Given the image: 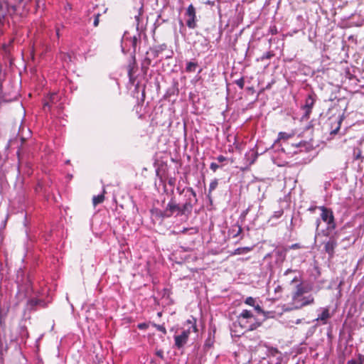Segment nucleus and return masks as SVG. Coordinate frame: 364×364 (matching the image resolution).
Segmentation results:
<instances>
[{
	"instance_id": "obj_1",
	"label": "nucleus",
	"mask_w": 364,
	"mask_h": 364,
	"mask_svg": "<svg viewBox=\"0 0 364 364\" xmlns=\"http://www.w3.org/2000/svg\"><path fill=\"white\" fill-rule=\"evenodd\" d=\"M186 191L185 196L186 197V202L183 205L178 204L173 198L167 203L164 210L159 208H153L151 210V216L156 219H164L171 217L175 215L176 216L189 215L193 207L198 202V198L196 191L191 187H186L179 193L181 194Z\"/></svg>"
},
{
	"instance_id": "obj_2",
	"label": "nucleus",
	"mask_w": 364,
	"mask_h": 364,
	"mask_svg": "<svg viewBox=\"0 0 364 364\" xmlns=\"http://www.w3.org/2000/svg\"><path fill=\"white\" fill-rule=\"evenodd\" d=\"M309 291V289L303 283L296 284V290L292 294L291 309H299L314 303V299L311 294L306 295Z\"/></svg>"
},
{
	"instance_id": "obj_3",
	"label": "nucleus",
	"mask_w": 364,
	"mask_h": 364,
	"mask_svg": "<svg viewBox=\"0 0 364 364\" xmlns=\"http://www.w3.org/2000/svg\"><path fill=\"white\" fill-rule=\"evenodd\" d=\"M185 326L186 328H183L179 334L173 336L174 346L178 350L184 348L188 341L191 333L198 332L196 320L194 318L187 320L185 323Z\"/></svg>"
},
{
	"instance_id": "obj_4",
	"label": "nucleus",
	"mask_w": 364,
	"mask_h": 364,
	"mask_svg": "<svg viewBox=\"0 0 364 364\" xmlns=\"http://www.w3.org/2000/svg\"><path fill=\"white\" fill-rule=\"evenodd\" d=\"M318 208L321 211L320 215L321 220L326 223V229L323 231V235L325 236H329L336 226L333 211L325 206H320Z\"/></svg>"
},
{
	"instance_id": "obj_5",
	"label": "nucleus",
	"mask_w": 364,
	"mask_h": 364,
	"mask_svg": "<svg viewBox=\"0 0 364 364\" xmlns=\"http://www.w3.org/2000/svg\"><path fill=\"white\" fill-rule=\"evenodd\" d=\"M294 137V134L293 132L287 133L281 132L278 134V138L275 141V144L277 143L279 144L282 152L288 156H292L295 154V151L291 150V143L292 141H291Z\"/></svg>"
},
{
	"instance_id": "obj_6",
	"label": "nucleus",
	"mask_w": 364,
	"mask_h": 364,
	"mask_svg": "<svg viewBox=\"0 0 364 364\" xmlns=\"http://www.w3.org/2000/svg\"><path fill=\"white\" fill-rule=\"evenodd\" d=\"M16 6L6 0H0V27L9 23V19L16 12Z\"/></svg>"
},
{
	"instance_id": "obj_7",
	"label": "nucleus",
	"mask_w": 364,
	"mask_h": 364,
	"mask_svg": "<svg viewBox=\"0 0 364 364\" xmlns=\"http://www.w3.org/2000/svg\"><path fill=\"white\" fill-rule=\"evenodd\" d=\"M137 42L138 38L136 36L128 37L127 36V33H124L122 40V52L124 53L132 52V53L134 54L136 53Z\"/></svg>"
},
{
	"instance_id": "obj_8",
	"label": "nucleus",
	"mask_w": 364,
	"mask_h": 364,
	"mask_svg": "<svg viewBox=\"0 0 364 364\" xmlns=\"http://www.w3.org/2000/svg\"><path fill=\"white\" fill-rule=\"evenodd\" d=\"M186 16L187 17L186 25L189 28L193 29L196 28V11L193 4H190L186 11Z\"/></svg>"
},
{
	"instance_id": "obj_9",
	"label": "nucleus",
	"mask_w": 364,
	"mask_h": 364,
	"mask_svg": "<svg viewBox=\"0 0 364 364\" xmlns=\"http://www.w3.org/2000/svg\"><path fill=\"white\" fill-rule=\"evenodd\" d=\"M237 322L239 326L244 331H253L257 329L261 325L257 320L252 321V320L237 318Z\"/></svg>"
},
{
	"instance_id": "obj_10",
	"label": "nucleus",
	"mask_w": 364,
	"mask_h": 364,
	"mask_svg": "<svg viewBox=\"0 0 364 364\" xmlns=\"http://www.w3.org/2000/svg\"><path fill=\"white\" fill-rule=\"evenodd\" d=\"M315 95H309L305 100V103L304 106L302 107V109L304 112V114L302 117V119H309V116L311 113L312 108L315 103Z\"/></svg>"
},
{
	"instance_id": "obj_11",
	"label": "nucleus",
	"mask_w": 364,
	"mask_h": 364,
	"mask_svg": "<svg viewBox=\"0 0 364 364\" xmlns=\"http://www.w3.org/2000/svg\"><path fill=\"white\" fill-rule=\"evenodd\" d=\"M337 244V238L334 235L331 236L328 240L324 243V250L330 257H333Z\"/></svg>"
},
{
	"instance_id": "obj_12",
	"label": "nucleus",
	"mask_w": 364,
	"mask_h": 364,
	"mask_svg": "<svg viewBox=\"0 0 364 364\" xmlns=\"http://www.w3.org/2000/svg\"><path fill=\"white\" fill-rule=\"evenodd\" d=\"M321 311L318 314L317 318L315 321L319 322L320 324L326 325L328 323V320L331 317L332 314L330 313L328 307L320 308L318 310Z\"/></svg>"
},
{
	"instance_id": "obj_13",
	"label": "nucleus",
	"mask_w": 364,
	"mask_h": 364,
	"mask_svg": "<svg viewBox=\"0 0 364 364\" xmlns=\"http://www.w3.org/2000/svg\"><path fill=\"white\" fill-rule=\"evenodd\" d=\"M291 149L293 151H295V154H296L303 151H308L310 149L309 144L306 141H299V142H291Z\"/></svg>"
},
{
	"instance_id": "obj_14",
	"label": "nucleus",
	"mask_w": 364,
	"mask_h": 364,
	"mask_svg": "<svg viewBox=\"0 0 364 364\" xmlns=\"http://www.w3.org/2000/svg\"><path fill=\"white\" fill-rule=\"evenodd\" d=\"M331 120V134L333 135V134H336L338 133V130L340 129L341 128V123H342V121H343V117L342 116H338L336 118H333V117H331L330 119Z\"/></svg>"
},
{
	"instance_id": "obj_15",
	"label": "nucleus",
	"mask_w": 364,
	"mask_h": 364,
	"mask_svg": "<svg viewBox=\"0 0 364 364\" xmlns=\"http://www.w3.org/2000/svg\"><path fill=\"white\" fill-rule=\"evenodd\" d=\"M364 142V138H360L357 141V146L353 147V158L354 160L363 159L361 147Z\"/></svg>"
},
{
	"instance_id": "obj_16",
	"label": "nucleus",
	"mask_w": 364,
	"mask_h": 364,
	"mask_svg": "<svg viewBox=\"0 0 364 364\" xmlns=\"http://www.w3.org/2000/svg\"><path fill=\"white\" fill-rule=\"evenodd\" d=\"M238 318H245V319H249L252 320V321H254V320H257V318L253 315L252 311L244 309L242 311L240 314V315L237 316Z\"/></svg>"
},
{
	"instance_id": "obj_17",
	"label": "nucleus",
	"mask_w": 364,
	"mask_h": 364,
	"mask_svg": "<svg viewBox=\"0 0 364 364\" xmlns=\"http://www.w3.org/2000/svg\"><path fill=\"white\" fill-rule=\"evenodd\" d=\"M242 232V227L240 225H234L231 227L229 230L230 235H232V237H237Z\"/></svg>"
},
{
	"instance_id": "obj_18",
	"label": "nucleus",
	"mask_w": 364,
	"mask_h": 364,
	"mask_svg": "<svg viewBox=\"0 0 364 364\" xmlns=\"http://www.w3.org/2000/svg\"><path fill=\"white\" fill-rule=\"evenodd\" d=\"M105 191L103 190V192L101 194L97 196H94L92 198V203L94 206L97 205L100 203H102L105 200Z\"/></svg>"
},
{
	"instance_id": "obj_19",
	"label": "nucleus",
	"mask_w": 364,
	"mask_h": 364,
	"mask_svg": "<svg viewBox=\"0 0 364 364\" xmlns=\"http://www.w3.org/2000/svg\"><path fill=\"white\" fill-rule=\"evenodd\" d=\"M136 11H137V12L135 14L134 18H135V20L136 21L137 26H139V21H140V17H141V16L142 15V14L144 12V4H143V1L142 0L140 1V6L138 9H136Z\"/></svg>"
},
{
	"instance_id": "obj_20",
	"label": "nucleus",
	"mask_w": 364,
	"mask_h": 364,
	"mask_svg": "<svg viewBox=\"0 0 364 364\" xmlns=\"http://www.w3.org/2000/svg\"><path fill=\"white\" fill-rule=\"evenodd\" d=\"M56 97H57V95L55 93H52L50 95L49 100L48 101H46L43 103V109H44L45 111L46 110V108L50 109V108L51 107L50 103H53Z\"/></svg>"
},
{
	"instance_id": "obj_21",
	"label": "nucleus",
	"mask_w": 364,
	"mask_h": 364,
	"mask_svg": "<svg viewBox=\"0 0 364 364\" xmlns=\"http://www.w3.org/2000/svg\"><path fill=\"white\" fill-rule=\"evenodd\" d=\"M252 250V247H238L235 250L234 255L245 254V253L250 252Z\"/></svg>"
},
{
	"instance_id": "obj_22",
	"label": "nucleus",
	"mask_w": 364,
	"mask_h": 364,
	"mask_svg": "<svg viewBox=\"0 0 364 364\" xmlns=\"http://www.w3.org/2000/svg\"><path fill=\"white\" fill-rule=\"evenodd\" d=\"M198 66V63L195 62H188L186 66V71L187 73L194 72Z\"/></svg>"
},
{
	"instance_id": "obj_23",
	"label": "nucleus",
	"mask_w": 364,
	"mask_h": 364,
	"mask_svg": "<svg viewBox=\"0 0 364 364\" xmlns=\"http://www.w3.org/2000/svg\"><path fill=\"white\" fill-rule=\"evenodd\" d=\"M218 185V181L216 178H215L210 183L208 195V197L210 199V193L217 188Z\"/></svg>"
},
{
	"instance_id": "obj_24",
	"label": "nucleus",
	"mask_w": 364,
	"mask_h": 364,
	"mask_svg": "<svg viewBox=\"0 0 364 364\" xmlns=\"http://www.w3.org/2000/svg\"><path fill=\"white\" fill-rule=\"evenodd\" d=\"M273 56H274L273 52L272 51H268V52H266L265 53H264L259 58H258L257 59V62H259V61H264V60L270 59Z\"/></svg>"
},
{
	"instance_id": "obj_25",
	"label": "nucleus",
	"mask_w": 364,
	"mask_h": 364,
	"mask_svg": "<svg viewBox=\"0 0 364 364\" xmlns=\"http://www.w3.org/2000/svg\"><path fill=\"white\" fill-rule=\"evenodd\" d=\"M165 49H166V44H161V45L158 46L157 47L155 48V49L154 50V56L158 57L159 54L160 53H161L163 50H164Z\"/></svg>"
},
{
	"instance_id": "obj_26",
	"label": "nucleus",
	"mask_w": 364,
	"mask_h": 364,
	"mask_svg": "<svg viewBox=\"0 0 364 364\" xmlns=\"http://www.w3.org/2000/svg\"><path fill=\"white\" fill-rule=\"evenodd\" d=\"M152 326L156 328L159 331H161L163 333V334H166V329L164 325L156 324V323H152Z\"/></svg>"
},
{
	"instance_id": "obj_27",
	"label": "nucleus",
	"mask_w": 364,
	"mask_h": 364,
	"mask_svg": "<svg viewBox=\"0 0 364 364\" xmlns=\"http://www.w3.org/2000/svg\"><path fill=\"white\" fill-rule=\"evenodd\" d=\"M2 49L5 56H8L10 54V43L9 44H4L2 46Z\"/></svg>"
},
{
	"instance_id": "obj_28",
	"label": "nucleus",
	"mask_w": 364,
	"mask_h": 364,
	"mask_svg": "<svg viewBox=\"0 0 364 364\" xmlns=\"http://www.w3.org/2000/svg\"><path fill=\"white\" fill-rule=\"evenodd\" d=\"M235 83L240 88V89H243L244 87V85H245V80H244V77H240V79L238 80H236L235 81Z\"/></svg>"
},
{
	"instance_id": "obj_29",
	"label": "nucleus",
	"mask_w": 364,
	"mask_h": 364,
	"mask_svg": "<svg viewBox=\"0 0 364 364\" xmlns=\"http://www.w3.org/2000/svg\"><path fill=\"white\" fill-rule=\"evenodd\" d=\"M30 303L32 305H34V306L39 305V306H41L43 307L45 306L44 303L41 300H38V299H31L30 300Z\"/></svg>"
},
{
	"instance_id": "obj_30",
	"label": "nucleus",
	"mask_w": 364,
	"mask_h": 364,
	"mask_svg": "<svg viewBox=\"0 0 364 364\" xmlns=\"http://www.w3.org/2000/svg\"><path fill=\"white\" fill-rule=\"evenodd\" d=\"M255 299L253 297L249 296L246 298L245 303L249 306H254L255 304Z\"/></svg>"
},
{
	"instance_id": "obj_31",
	"label": "nucleus",
	"mask_w": 364,
	"mask_h": 364,
	"mask_svg": "<svg viewBox=\"0 0 364 364\" xmlns=\"http://www.w3.org/2000/svg\"><path fill=\"white\" fill-rule=\"evenodd\" d=\"M290 283L291 284H294V283L300 284V283H302L301 276L300 275H299V276L295 275L293 277V279L291 280Z\"/></svg>"
},
{
	"instance_id": "obj_32",
	"label": "nucleus",
	"mask_w": 364,
	"mask_h": 364,
	"mask_svg": "<svg viewBox=\"0 0 364 364\" xmlns=\"http://www.w3.org/2000/svg\"><path fill=\"white\" fill-rule=\"evenodd\" d=\"M283 213L284 212H283L282 210H279L275 211L273 213L272 218L278 219V218H279L283 215Z\"/></svg>"
},
{
	"instance_id": "obj_33",
	"label": "nucleus",
	"mask_w": 364,
	"mask_h": 364,
	"mask_svg": "<svg viewBox=\"0 0 364 364\" xmlns=\"http://www.w3.org/2000/svg\"><path fill=\"white\" fill-rule=\"evenodd\" d=\"M220 168V166L217 164L216 163L212 162L210 165V168L213 171L215 172L218 168Z\"/></svg>"
},
{
	"instance_id": "obj_34",
	"label": "nucleus",
	"mask_w": 364,
	"mask_h": 364,
	"mask_svg": "<svg viewBox=\"0 0 364 364\" xmlns=\"http://www.w3.org/2000/svg\"><path fill=\"white\" fill-rule=\"evenodd\" d=\"M63 28V26L56 25L55 26V35L58 38L60 36V28Z\"/></svg>"
},
{
	"instance_id": "obj_35",
	"label": "nucleus",
	"mask_w": 364,
	"mask_h": 364,
	"mask_svg": "<svg viewBox=\"0 0 364 364\" xmlns=\"http://www.w3.org/2000/svg\"><path fill=\"white\" fill-rule=\"evenodd\" d=\"M156 355L160 358L161 360L164 359V351L161 349L157 350L156 351Z\"/></svg>"
},
{
	"instance_id": "obj_36",
	"label": "nucleus",
	"mask_w": 364,
	"mask_h": 364,
	"mask_svg": "<svg viewBox=\"0 0 364 364\" xmlns=\"http://www.w3.org/2000/svg\"><path fill=\"white\" fill-rule=\"evenodd\" d=\"M148 324L146 323H140L137 325V328L141 330H145L148 328Z\"/></svg>"
},
{
	"instance_id": "obj_37",
	"label": "nucleus",
	"mask_w": 364,
	"mask_h": 364,
	"mask_svg": "<svg viewBox=\"0 0 364 364\" xmlns=\"http://www.w3.org/2000/svg\"><path fill=\"white\" fill-rule=\"evenodd\" d=\"M100 14H97L95 15V19H94V21H93V26L95 27H97L99 25V17H100Z\"/></svg>"
},
{
	"instance_id": "obj_38",
	"label": "nucleus",
	"mask_w": 364,
	"mask_h": 364,
	"mask_svg": "<svg viewBox=\"0 0 364 364\" xmlns=\"http://www.w3.org/2000/svg\"><path fill=\"white\" fill-rule=\"evenodd\" d=\"M269 353L272 355H276L277 354L279 353V350L275 348H271L269 349Z\"/></svg>"
},
{
	"instance_id": "obj_39",
	"label": "nucleus",
	"mask_w": 364,
	"mask_h": 364,
	"mask_svg": "<svg viewBox=\"0 0 364 364\" xmlns=\"http://www.w3.org/2000/svg\"><path fill=\"white\" fill-rule=\"evenodd\" d=\"M217 161L219 162V163H223L224 161H227V158L225 157L223 155H220L218 156L217 158H216Z\"/></svg>"
},
{
	"instance_id": "obj_40",
	"label": "nucleus",
	"mask_w": 364,
	"mask_h": 364,
	"mask_svg": "<svg viewBox=\"0 0 364 364\" xmlns=\"http://www.w3.org/2000/svg\"><path fill=\"white\" fill-rule=\"evenodd\" d=\"M296 272V270H294V269H287L285 272H284V275L285 276H287L290 273H295Z\"/></svg>"
},
{
	"instance_id": "obj_41",
	"label": "nucleus",
	"mask_w": 364,
	"mask_h": 364,
	"mask_svg": "<svg viewBox=\"0 0 364 364\" xmlns=\"http://www.w3.org/2000/svg\"><path fill=\"white\" fill-rule=\"evenodd\" d=\"M255 308V309L258 312V313H262V308L260 307L259 305L257 304L253 306Z\"/></svg>"
},
{
	"instance_id": "obj_42",
	"label": "nucleus",
	"mask_w": 364,
	"mask_h": 364,
	"mask_svg": "<svg viewBox=\"0 0 364 364\" xmlns=\"http://www.w3.org/2000/svg\"><path fill=\"white\" fill-rule=\"evenodd\" d=\"M299 247H300V245L299 243H295L290 246L291 249H298Z\"/></svg>"
},
{
	"instance_id": "obj_43",
	"label": "nucleus",
	"mask_w": 364,
	"mask_h": 364,
	"mask_svg": "<svg viewBox=\"0 0 364 364\" xmlns=\"http://www.w3.org/2000/svg\"><path fill=\"white\" fill-rule=\"evenodd\" d=\"M0 80H5L4 74L2 72L1 66L0 65Z\"/></svg>"
},
{
	"instance_id": "obj_44",
	"label": "nucleus",
	"mask_w": 364,
	"mask_h": 364,
	"mask_svg": "<svg viewBox=\"0 0 364 364\" xmlns=\"http://www.w3.org/2000/svg\"><path fill=\"white\" fill-rule=\"evenodd\" d=\"M358 363L357 362L356 360L355 359H351V360H349L348 361V364H358Z\"/></svg>"
},
{
	"instance_id": "obj_45",
	"label": "nucleus",
	"mask_w": 364,
	"mask_h": 364,
	"mask_svg": "<svg viewBox=\"0 0 364 364\" xmlns=\"http://www.w3.org/2000/svg\"><path fill=\"white\" fill-rule=\"evenodd\" d=\"M4 81V80H0V95H1L2 93V90H3V82Z\"/></svg>"
},
{
	"instance_id": "obj_46",
	"label": "nucleus",
	"mask_w": 364,
	"mask_h": 364,
	"mask_svg": "<svg viewBox=\"0 0 364 364\" xmlns=\"http://www.w3.org/2000/svg\"><path fill=\"white\" fill-rule=\"evenodd\" d=\"M320 224H321V218H318L316 221V230H318Z\"/></svg>"
},
{
	"instance_id": "obj_47",
	"label": "nucleus",
	"mask_w": 364,
	"mask_h": 364,
	"mask_svg": "<svg viewBox=\"0 0 364 364\" xmlns=\"http://www.w3.org/2000/svg\"><path fill=\"white\" fill-rule=\"evenodd\" d=\"M282 287H281V286H279V285H278V286L275 288L274 291H275L276 293H277V292H281V291H282Z\"/></svg>"
},
{
	"instance_id": "obj_48",
	"label": "nucleus",
	"mask_w": 364,
	"mask_h": 364,
	"mask_svg": "<svg viewBox=\"0 0 364 364\" xmlns=\"http://www.w3.org/2000/svg\"><path fill=\"white\" fill-rule=\"evenodd\" d=\"M188 230H189L188 228H183L182 230H181V231H180V232L185 234V233H186V232H187V231H188Z\"/></svg>"
},
{
	"instance_id": "obj_49",
	"label": "nucleus",
	"mask_w": 364,
	"mask_h": 364,
	"mask_svg": "<svg viewBox=\"0 0 364 364\" xmlns=\"http://www.w3.org/2000/svg\"><path fill=\"white\" fill-rule=\"evenodd\" d=\"M247 212H248V209H247V210H246L245 211H244V212L242 213V215L243 217H245V215H247Z\"/></svg>"
},
{
	"instance_id": "obj_50",
	"label": "nucleus",
	"mask_w": 364,
	"mask_h": 364,
	"mask_svg": "<svg viewBox=\"0 0 364 364\" xmlns=\"http://www.w3.org/2000/svg\"><path fill=\"white\" fill-rule=\"evenodd\" d=\"M172 54H173V52L171 51L170 55H169V54H167V56L166 57V58H171V57H172Z\"/></svg>"
},
{
	"instance_id": "obj_51",
	"label": "nucleus",
	"mask_w": 364,
	"mask_h": 364,
	"mask_svg": "<svg viewBox=\"0 0 364 364\" xmlns=\"http://www.w3.org/2000/svg\"><path fill=\"white\" fill-rule=\"evenodd\" d=\"M172 54H173V52L171 51L170 55H169V54H167V56L166 57V58H171V57H172Z\"/></svg>"
},
{
	"instance_id": "obj_52",
	"label": "nucleus",
	"mask_w": 364,
	"mask_h": 364,
	"mask_svg": "<svg viewBox=\"0 0 364 364\" xmlns=\"http://www.w3.org/2000/svg\"><path fill=\"white\" fill-rule=\"evenodd\" d=\"M300 321H301V320H300V319H298V320L296 321V323H300Z\"/></svg>"
},
{
	"instance_id": "obj_53",
	"label": "nucleus",
	"mask_w": 364,
	"mask_h": 364,
	"mask_svg": "<svg viewBox=\"0 0 364 364\" xmlns=\"http://www.w3.org/2000/svg\"><path fill=\"white\" fill-rule=\"evenodd\" d=\"M129 75H131V70H129Z\"/></svg>"
},
{
	"instance_id": "obj_54",
	"label": "nucleus",
	"mask_w": 364,
	"mask_h": 364,
	"mask_svg": "<svg viewBox=\"0 0 364 364\" xmlns=\"http://www.w3.org/2000/svg\"><path fill=\"white\" fill-rule=\"evenodd\" d=\"M207 4H210L211 3H210V1H208L207 2Z\"/></svg>"
},
{
	"instance_id": "obj_55",
	"label": "nucleus",
	"mask_w": 364,
	"mask_h": 364,
	"mask_svg": "<svg viewBox=\"0 0 364 364\" xmlns=\"http://www.w3.org/2000/svg\"><path fill=\"white\" fill-rule=\"evenodd\" d=\"M358 364H363L362 362H359Z\"/></svg>"
}]
</instances>
